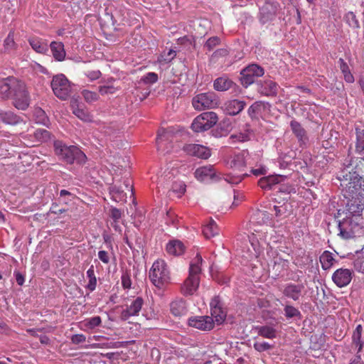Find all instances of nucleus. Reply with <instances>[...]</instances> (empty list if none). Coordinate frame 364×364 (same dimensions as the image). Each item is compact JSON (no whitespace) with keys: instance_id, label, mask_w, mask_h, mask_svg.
Listing matches in <instances>:
<instances>
[{"instance_id":"c03bdc74","label":"nucleus","mask_w":364,"mask_h":364,"mask_svg":"<svg viewBox=\"0 0 364 364\" xmlns=\"http://www.w3.org/2000/svg\"><path fill=\"white\" fill-rule=\"evenodd\" d=\"M245 196L243 193L236 189H233V201L229 206V209H235L244 200Z\"/></svg>"},{"instance_id":"b1692460","label":"nucleus","mask_w":364,"mask_h":364,"mask_svg":"<svg viewBox=\"0 0 364 364\" xmlns=\"http://www.w3.org/2000/svg\"><path fill=\"white\" fill-rule=\"evenodd\" d=\"M355 151L358 155L364 154V127L359 125H356L355 127Z\"/></svg>"},{"instance_id":"4468645a","label":"nucleus","mask_w":364,"mask_h":364,"mask_svg":"<svg viewBox=\"0 0 364 364\" xmlns=\"http://www.w3.org/2000/svg\"><path fill=\"white\" fill-rule=\"evenodd\" d=\"M359 194L360 197L357 196V197L348 198L346 208L343 210V213L346 215L361 217V213L364 210V193H360Z\"/></svg>"},{"instance_id":"f3484780","label":"nucleus","mask_w":364,"mask_h":364,"mask_svg":"<svg viewBox=\"0 0 364 364\" xmlns=\"http://www.w3.org/2000/svg\"><path fill=\"white\" fill-rule=\"evenodd\" d=\"M196 178L201 182L217 181L220 179V176L211 165L201 166L195 171Z\"/></svg>"},{"instance_id":"bf43d9fd","label":"nucleus","mask_w":364,"mask_h":364,"mask_svg":"<svg viewBox=\"0 0 364 364\" xmlns=\"http://www.w3.org/2000/svg\"><path fill=\"white\" fill-rule=\"evenodd\" d=\"M85 75L92 81L95 80L101 76L100 70H89L85 73Z\"/></svg>"},{"instance_id":"aec40b11","label":"nucleus","mask_w":364,"mask_h":364,"mask_svg":"<svg viewBox=\"0 0 364 364\" xmlns=\"http://www.w3.org/2000/svg\"><path fill=\"white\" fill-rule=\"evenodd\" d=\"M183 150L189 155L206 159L210 156V150L203 145L190 144L183 147Z\"/></svg>"},{"instance_id":"e433bc0d","label":"nucleus","mask_w":364,"mask_h":364,"mask_svg":"<svg viewBox=\"0 0 364 364\" xmlns=\"http://www.w3.org/2000/svg\"><path fill=\"white\" fill-rule=\"evenodd\" d=\"M102 319L100 316H96L91 318H87L81 321V325L88 330L94 329L96 327L101 326Z\"/></svg>"},{"instance_id":"13d9d810","label":"nucleus","mask_w":364,"mask_h":364,"mask_svg":"<svg viewBox=\"0 0 364 364\" xmlns=\"http://www.w3.org/2000/svg\"><path fill=\"white\" fill-rule=\"evenodd\" d=\"M122 211L117 208H112L110 210V216L114 221L119 220L122 218Z\"/></svg>"},{"instance_id":"e2e57ef3","label":"nucleus","mask_w":364,"mask_h":364,"mask_svg":"<svg viewBox=\"0 0 364 364\" xmlns=\"http://www.w3.org/2000/svg\"><path fill=\"white\" fill-rule=\"evenodd\" d=\"M172 188L174 192L178 193L179 196H181L186 191V185L183 183H175Z\"/></svg>"},{"instance_id":"393cba45","label":"nucleus","mask_w":364,"mask_h":364,"mask_svg":"<svg viewBox=\"0 0 364 364\" xmlns=\"http://www.w3.org/2000/svg\"><path fill=\"white\" fill-rule=\"evenodd\" d=\"M31 47L38 53L44 54L48 51V45L46 40L38 37H31L28 39Z\"/></svg>"},{"instance_id":"a19ab883","label":"nucleus","mask_w":364,"mask_h":364,"mask_svg":"<svg viewBox=\"0 0 364 364\" xmlns=\"http://www.w3.org/2000/svg\"><path fill=\"white\" fill-rule=\"evenodd\" d=\"M33 116L36 120V122L40 124H43L47 126L49 122V119L45 112L40 107H37L34 109Z\"/></svg>"},{"instance_id":"49530a36","label":"nucleus","mask_w":364,"mask_h":364,"mask_svg":"<svg viewBox=\"0 0 364 364\" xmlns=\"http://www.w3.org/2000/svg\"><path fill=\"white\" fill-rule=\"evenodd\" d=\"M344 20L350 27L353 28H360L359 21L353 12H348L344 16Z\"/></svg>"},{"instance_id":"5701e85b","label":"nucleus","mask_w":364,"mask_h":364,"mask_svg":"<svg viewBox=\"0 0 364 364\" xmlns=\"http://www.w3.org/2000/svg\"><path fill=\"white\" fill-rule=\"evenodd\" d=\"M363 326L359 324L356 326L352 334V345L357 348L356 355H360L364 347V341L362 339Z\"/></svg>"},{"instance_id":"ddd939ff","label":"nucleus","mask_w":364,"mask_h":364,"mask_svg":"<svg viewBox=\"0 0 364 364\" xmlns=\"http://www.w3.org/2000/svg\"><path fill=\"white\" fill-rule=\"evenodd\" d=\"M144 304V299L140 296L128 300L124 306L125 308L122 309L120 314V318L122 321H127L132 316H139Z\"/></svg>"},{"instance_id":"a211bd4d","label":"nucleus","mask_w":364,"mask_h":364,"mask_svg":"<svg viewBox=\"0 0 364 364\" xmlns=\"http://www.w3.org/2000/svg\"><path fill=\"white\" fill-rule=\"evenodd\" d=\"M352 274V271L348 269L340 268L333 272L332 280L337 287H344L350 282Z\"/></svg>"},{"instance_id":"052dcab7","label":"nucleus","mask_w":364,"mask_h":364,"mask_svg":"<svg viewBox=\"0 0 364 364\" xmlns=\"http://www.w3.org/2000/svg\"><path fill=\"white\" fill-rule=\"evenodd\" d=\"M86 341V336L83 334H75L71 337V341L74 344H80Z\"/></svg>"},{"instance_id":"ea45409f","label":"nucleus","mask_w":364,"mask_h":364,"mask_svg":"<svg viewBox=\"0 0 364 364\" xmlns=\"http://www.w3.org/2000/svg\"><path fill=\"white\" fill-rule=\"evenodd\" d=\"M87 277L89 281L86 286V289H87L90 291H93L95 290L97 287V278L95 274V269L93 265H92L87 271Z\"/></svg>"},{"instance_id":"20e7f679","label":"nucleus","mask_w":364,"mask_h":364,"mask_svg":"<svg viewBox=\"0 0 364 364\" xmlns=\"http://www.w3.org/2000/svg\"><path fill=\"white\" fill-rule=\"evenodd\" d=\"M55 154L68 164H84L86 161V155L76 146H68L61 141L54 142Z\"/></svg>"},{"instance_id":"9b49d317","label":"nucleus","mask_w":364,"mask_h":364,"mask_svg":"<svg viewBox=\"0 0 364 364\" xmlns=\"http://www.w3.org/2000/svg\"><path fill=\"white\" fill-rule=\"evenodd\" d=\"M264 74V70L262 66L255 63L250 64L240 71V81L243 87H247L256 83L255 78L262 77Z\"/></svg>"},{"instance_id":"dca6fc26","label":"nucleus","mask_w":364,"mask_h":364,"mask_svg":"<svg viewBox=\"0 0 364 364\" xmlns=\"http://www.w3.org/2000/svg\"><path fill=\"white\" fill-rule=\"evenodd\" d=\"M256 85L257 91L261 95L266 97H276L277 95L279 86L270 78L257 80Z\"/></svg>"},{"instance_id":"2eb2a0df","label":"nucleus","mask_w":364,"mask_h":364,"mask_svg":"<svg viewBox=\"0 0 364 364\" xmlns=\"http://www.w3.org/2000/svg\"><path fill=\"white\" fill-rule=\"evenodd\" d=\"M279 9V4L274 0H266L259 9V21L264 24L272 21Z\"/></svg>"},{"instance_id":"603ef678","label":"nucleus","mask_w":364,"mask_h":364,"mask_svg":"<svg viewBox=\"0 0 364 364\" xmlns=\"http://www.w3.org/2000/svg\"><path fill=\"white\" fill-rule=\"evenodd\" d=\"M254 348L258 352H264L272 348V346L267 342H255L254 343Z\"/></svg>"},{"instance_id":"37998d69","label":"nucleus","mask_w":364,"mask_h":364,"mask_svg":"<svg viewBox=\"0 0 364 364\" xmlns=\"http://www.w3.org/2000/svg\"><path fill=\"white\" fill-rule=\"evenodd\" d=\"M171 130L170 129H159L158 132V136L156 138V144L158 149H160L162 147L164 142L166 141L169 139V136L171 135Z\"/></svg>"},{"instance_id":"338daca9","label":"nucleus","mask_w":364,"mask_h":364,"mask_svg":"<svg viewBox=\"0 0 364 364\" xmlns=\"http://www.w3.org/2000/svg\"><path fill=\"white\" fill-rule=\"evenodd\" d=\"M247 135L243 133H239L238 134H231L230 139L237 141H245L247 139Z\"/></svg>"},{"instance_id":"c756f323","label":"nucleus","mask_w":364,"mask_h":364,"mask_svg":"<svg viewBox=\"0 0 364 364\" xmlns=\"http://www.w3.org/2000/svg\"><path fill=\"white\" fill-rule=\"evenodd\" d=\"M246 106L244 100L234 99L229 100V116H235L240 114Z\"/></svg>"},{"instance_id":"7c9ffc66","label":"nucleus","mask_w":364,"mask_h":364,"mask_svg":"<svg viewBox=\"0 0 364 364\" xmlns=\"http://www.w3.org/2000/svg\"><path fill=\"white\" fill-rule=\"evenodd\" d=\"M255 330L257 331L258 335L263 338L273 339L277 337V330L272 326H258L255 327Z\"/></svg>"},{"instance_id":"09e8293b","label":"nucleus","mask_w":364,"mask_h":364,"mask_svg":"<svg viewBox=\"0 0 364 364\" xmlns=\"http://www.w3.org/2000/svg\"><path fill=\"white\" fill-rule=\"evenodd\" d=\"M4 49L7 51L15 50L16 45L14 41V32L10 31L4 40Z\"/></svg>"},{"instance_id":"412c9836","label":"nucleus","mask_w":364,"mask_h":364,"mask_svg":"<svg viewBox=\"0 0 364 364\" xmlns=\"http://www.w3.org/2000/svg\"><path fill=\"white\" fill-rule=\"evenodd\" d=\"M290 127L293 134L296 137L298 142L301 146H306L309 142V136L306 131L301 124L294 119L290 122Z\"/></svg>"},{"instance_id":"c9c22d12","label":"nucleus","mask_w":364,"mask_h":364,"mask_svg":"<svg viewBox=\"0 0 364 364\" xmlns=\"http://www.w3.org/2000/svg\"><path fill=\"white\" fill-rule=\"evenodd\" d=\"M218 228L213 220H210L203 228V233L206 238H210L218 234Z\"/></svg>"},{"instance_id":"6e6d98bb","label":"nucleus","mask_w":364,"mask_h":364,"mask_svg":"<svg viewBox=\"0 0 364 364\" xmlns=\"http://www.w3.org/2000/svg\"><path fill=\"white\" fill-rule=\"evenodd\" d=\"M117 91V89L113 85H104L99 87V92L102 95L114 94Z\"/></svg>"},{"instance_id":"774afa93","label":"nucleus","mask_w":364,"mask_h":364,"mask_svg":"<svg viewBox=\"0 0 364 364\" xmlns=\"http://www.w3.org/2000/svg\"><path fill=\"white\" fill-rule=\"evenodd\" d=\"M251 173L256 176L265 175L267 173V169L264 166H261L258 168H252Z\"/></svg>"},{"instance_id":"8fccbe9b","label":"nucleus","mask_w":364,"mask_h":364,"mask_svg":"<svg viewBox=\"0 0 364 364\" xmlns=\"http://www.w3.org/2000/svg\"><path fill=\"white\" fill-rule=\"evenodd\" d=\"M82 95L87 103H92L98 100L99 99V95L97 93L87 90H83L82 91Z\"/></svg>"},{"instance_id":"6e6552de","label":"nucleus","mask_w":364,"mask_h":364,"mask_svg":"<svg viewBox=\"0 0 364 364\" xmlns=\"http://www.w3.org/2000/svg\"><path fill=\"white\" fill-rule=\"evenodd\" d=\"M50 86L54 95L62 100H65L71 95L74 85L63 74L53 77Z\"/></svg>"},{"instance_id":"58836bf2","label":"nucleus","mask_w":364,"mask_h":364,"mask_svg":"<svg viewBox=\"0 0 364 364\" xmlns=\"http://www.w3.org/2000/svg\"><path fill=\"white\" fill-rule=\"evenodd\" d=\"M176 56V51L170 49L168 52L162 53L157 58V62L161 65H166L171 63Z\"/></svg>"},{"instance_id":"79ce46f5","label":"nucleus","mask_w":364,"mask_h":364,"mask_svg":"<svg viewBox=\"0 0 364 364\" xmlns=\"http://www.w3.org/2000/svg\"><path fill=\"white\" fill-rule=\"evenodd\" d=\"M355 161H354L353 158L348 156L343 162V169L340 172L339 176H341V173L344 171V174L348 173V175H350V173H353V171H357L358 166L357 164L354 166V163Z\"/></svg>"},{"instance_id":"a878e982","label":"nucleus","mask_w":364,"mask_h":364,"mask_svg":"<svg viewBox=\"0 0 364 364\" xmlns=\"http://www.w3.org/2000/svg\"><path fill=\"white\" fill-rule=\"evenodd\" d=\"M166 251L169 255L178 256L183 253L185 250V246L183 243L178 240L170 241L166 245Z\"/></svg>"},{"instance_id":"bb28decb","label":"nucleus","mask_w":364,"mask_h":364,"mask_svg":"<svg viewBox=\"0 0 364 364\" xmlns=\"http://www.w3.org/2000/svg\"><path fill=\"white\" fill-rule=\"evenodd\" d=\"M170 311L175 316H181L186 312V301L182 299H178L170 304Z\"/></svg>"},{"instance_id":"f8f14e48","label":"nucleus","mask_w":364,"mask_h":364,"mask_svg":"<svg viewBox=\"0 0 364 364\" xmlns=\"http://www.w3.org/2000/svg\"><path fill=\"white\" fill-rule=\"evenodd\" d=\"M218 104V98L213 92L200 93L192 100V105L197 110L213 109Z\"/></svg>"},{"instance_id":"39448f33","label":"nucleus","mask_w":364,"mask_h":364,"mask_svg":"<svg viewBox=\"0 0 364 364\" xmlns=\"http://www.w3.org/2000/svg\"><path fill=\"white\" fill-rule=\"evenodd\" d=\"M362 220L363 218L360 216L346 215V218L338 222L339 235L344 239L360 237L364 234Z\"/></svg>"},{"instance_id":"2f4dec72","label":"nucleus","mask_w":364,"mask_h":364,"mask_svg":"<svg viewBox=\"0 0 364 364\" xmlns=\"http://www.w3.org/2000/svg\"><path fill=\"white\" fill-rule=\"evenodd\" d=\"M284 315L287 319L301 320L302 314L301 311L296 307L290 304H286L284 306Z\"/></svg>"},{"instance_id":"473e14b6","label":"nucleus","mask_w":364,"mask_h":364,"mask_svg":"<svg viewBox=\"0 0 364 364\" xmlns=\"http://www.w3.org/2000/svg\"><path fill=\"white\" fill-rule=\"evenodd\" d=\"M72 107L73 114L81 120L84 122H91L92 120L90 113L83 108L80 107L77 102H72Z\"/></svg>"},{"instance_id":"f257e3e1","label":"nucleus","mask_w":364,"mask_h":364,"mask_svg":"<svg viewBox=\"0 0 364 364\" xmlns=\"http://www.w3.org/2000/svg\"><path fill=\"white\" fill-rule=\"evenodd\" d=\"M0 97L14 99V105L18 109H26L30 103V97L25 84L14 77L0 80Z\"/></svg>"},{"instance_id":"f704fd0d","label":"nucleus","mask_w":364,"mask_h":364,"mask_svg":"<svg viewBox=\"0 0 364 364\" xmlns=\"http://www.w3.org/2000/svg\"><path fill=\"white\" fill-rule=\"evenodd\" d=\"M319 260L321 264V267L324 270L330 269L336 262L333 257V254L328 250H326L322 253L319 257Z\"/></svg>"},{"instance_id":"4be33fe9","label":"nucleus","mask_w":364,"mask_h":364,"mask_svg":"<svg viewBox=\"0 0 364 364\" xmlns=\"http://www.w3.org/2000/svg\"><path fill=\"white\" fill-rule=\"evenodd\" d=\"M286 178L282 175H272L261 178L258 181V185L264 190L276 189L275 187Z\"/></svg>"},{"instance_id":"0e129e2a","label":"nucleus","mask_w":364,"mask_h":364,"mask_svg":"<svg viewBox=\"0 0 364 364\" xmlns=\"http://www.w3.org/2000/svg\"><path fill=\"white\" fill-rule=\"evenodd\" d=\"M229 91L237 95L241 92V89L239 85L229 80Z\"/></svg>"},{"instance_id":"1a4fd4ad","label":"nucleus","mask_w":364,"mask_h":364,"mask_svg":"<svg viewBox=\"0 0 364 364\" xmlns=\"http://www.w3.org/2000/svg\"><path fill=\"white\" fill-rule=\"evenodd\" d=\"M245 160L244 154L239 152L235 154L231 159L230 167L232 171H229V183L237 184L240 183L243 177L248 174L245 173Z\"/></svg>"},{"instance_id":"864d4df0","label":"nucleus","mask_w":364,"mask_h":364,"mask_svg":"<svg viewBox=\"0 0 364 364\" xmlns=\"http://www.w3.org/2000/svg\"><path fill=\"white\" fill-rule=\"evenodd\" d=\"M34 134L36 138L41 141H46L50 137L49 132L46 129H37Z\"/></svg>"},{"instance_id":"de8ad7c7","label":"nucleus","mask_w":364,"mask_h":364,"mask_svg":"<svg viewBox=\"0 0 364 364\" xmlns=\"http://www.w3.org/2000/svg\"><path fill=\"white\" fill-rule=\"evenodd\" d=\"M264 102L262 101H257L254 102L248 109L247 114L252 119H257V114L259 113L261 109V106Z\"/></svg>"},{"instance_id":"3c124183","label":"nucleus","mask_w":364,"mask_h":364,"mask_svg":"<svg viewBox=\"0 0 364 364\" xmlns=\"http://www.w3.org/2000/svg\"><path fill=\"white\" fill-rule=\"evenodd\" d=\"M353 267L359 272L364 273V257L358 256L353 260Z\"/></svg>"},{"instance_id":"a18cd8bd","label":"nucleus","mask_w":364,"mask_h":364,"mask_svg":"<svg viewBox=\"0 0 364 364\" xmlns=\"http://www.w3.org/2000/svg\"><path fill=\"white\" fill-rule=\"evenodd\" d=\"M213 87L217 91H225L228 89V77L223 76L215 79Z\"/></svg>"},{"instance_id":"7ed1b4c3","label":"nucleus","mask_w":364,"mask_h":364,"mask_svg":"<svg viewBox=\"0 0 364 364\" xmlns=\"http://www.w3.org/2000/svg\"><path fill=\"white\" fill-rule=\"evenodd\" d=\"M202 262V257L199 254L191 262L188 276L181 287V291L184 296H191L197 291L200 284Z\"/></svg>"},{"instance_id":"0eeeda50","label":"nucleus","mask_w":364,"mask_h":364,"mask_svg":"<svg viewBox=\"0 0 364 364\" xmlns=\"http://www.w3.org/2000/svg\"><path fill=\"white\" fill-rule=\"evenodd\" d=\"M338 178L341 181V186L343 188V191H345V198L357 197V196L360 197L359 193L363 192L361 191V177L358 171H355L353 173L350 172V175L344 174V171H343Z\"/></svg>"},{"instance_id":"6ab92c4d","label":"nucleus","mask_w":364,"mask_h":364,"mask_svg":"<svg viewBox=\"0 0 364 364\" xmlns=\"http://www.w3.org/2000/svg\"><path fill=\"white\" fill-rule=\"evenodd\" d=\"M304 289L303 284L287 283L284 286L282 294L287 298L296 301L301 296Z\"/></svg>"},{"instance_id":"72a5a7b5","label":"nucleus","mask_w":364,"mask_h":364,"mask_svg":"<svg viewBox=\"0 0 364 364\" xmlns=\"http://www.w3.org/2000/svg\"><path fill=\"white\" fill-rule=\"evenodd\" d=\"M109 193L112 198L116 202H125L127 200V194L120 187L114 184L109 187Z\"/></svg>"},{"instance_id":"4d7b16f0","label":"nucleus","mask_w":364,"mask_h":364,"mask_svg":"<svg viewBox=\"0 0 364 364\" xmlns=\"http://www.w3.org/2000/svg\"><path fill=\"white\" fill-rule=\"evenodd\" d=\"M219 41L220 40L218 37L210 38L205 43L204 48L210 51L219 43Z\"/></svg>"},{"instance_id":"680f3d73","label":"nucleus","mask_w":364,"mask_h":364,"mask_svg":"<svg viewBox=\"0 0 364 364\" xmlns=\"http://www.w3.org/2000/svg\"><path fill=\"white\" fill-rule=\"evenodd\" d=\"M276 189L278 190V191L289 194L293 190L294 188L291 186H286L284 184H278L277 187H275Z\"/></svg>"},{"instance_id":"5fc2aeb1","label":"nucleus","mask_w":364,"mask_h":364,"mask_svg":"<svg viewBox=\"0 0 364 364\" xmlns=\"http://www.w3.org/2000/svg\"><path fill=\"white\" fill-rule=\"evenodd\" d=\"M158 75L155 73H148L144 77L143 81L146 84H153L158 81Z\"/></svg>"},{"instance_id":"9d476101","label":"nucleus","mask_w":364,"mask_h":364,"mask_svg":"<svg viewBox=\"0 0 364 364\" xmlns=\"http://www.w3.org/2000/svg\"><path fill=\"white\" fill-rule=\"evenodd\" d=\"M217 122L218 116L215 112H203L193 119L191 129L194 132H203L210 129Z\"/></svg>"},{"instance_id":"4c0bfd02","label":"nucleus","mask_w":364,"mask_h":364,"mask_svg":"<svg viewBox=\"0 0 364 364\" xmlns=\"http://www.w3.org/2000/svg\"><path fill=\"white\" fill-rule=\"evenodd\" d=\"M338 63L340 69L343 74L344 80L348 83H353L355 80L353 75L350 73L348 64L344 61L343 58H339Z\"/></svg>"},{"instance_id":"f03ea898","label":"nucleus","mask_w":364,"mask_h":364,"mask_svg":"<svg viewBox=\"0 0 364 364\" xmlns=\"http://www.w3.org/2000/svg\"><path fill=\"white\" fill-rule=\"evenodd\" d=\"M211 316H191L188 320L189 326L203 331L213 328L215 323L222 324L227 316V312L223 308V304L219 296L214 297L210 304Z\"/></svg>"},{"instance_id":"cd10ccee","label":"nucleus","mask_w":364,"mask_h":364,"mask_svg":"<svg viewBox=\"0 0 364 364\" xmlns=\"http://www.w3.org/2000/svg\"><path fill=\"white\" fill-rule=\"evenodd\" d=\"M50 50L54 58L58 61H62L65 59V51L64 45L61 42L53 41L50 45Z\"/></svg>"},{"instance_id":"69168bd1","label":"nucleus","mask_w":364,"mask_h":364,"mask_svg":"<svg viewBox=\"0 0 364 364\" xmlns=\"http://www.w3.org/2000/svg\"><path fill=\"white\" fill-rule=\"evenodd\" d=\"M98 257L99 259L105 264H108L109 262V257L108 252L105 250H100L98 252Z\"/></svg>"},{"instance_id":"c85d7f7f","label":"nucleus","mask_w":364,"mask_h":364,"mask_svg":"<svg viewBox=\"0 0 364 364\" xmlns=\"http://www.w3.org/2000/svg\"><path fill=\"white\" fill-rule=\"evenodd\" d=\"M21 121V117L11 111L0 110V122L8 124H17Z\"/></svg>"},{"instance_id":"423d86ee","label":"nucleus","mask_w":364,"mask_h":364,"mask_svg":"<svg viewBox=\"0 0 364 364\" xmlns=\"http://www.w3.org/2000/svg\"><path fill=\"white\" fill-rule=\"evenodd\" d=\"M149 277L152 284L159 289H164L170 282V272L163 259H158L153 263Z\"/></svg>"}]
</instances>
